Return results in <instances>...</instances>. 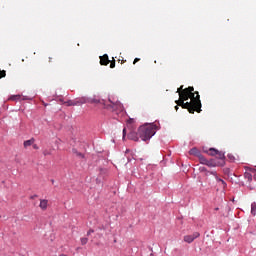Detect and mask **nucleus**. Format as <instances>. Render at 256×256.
Here are the masks:
<instances>
[{"label":"nucleus","mask_w":256,"mask_h":256,"mask_svg":"<svg viewBox=\"0 0 256 256\" xmlns=\"http://www.w3.org/2000/svg\"><path fill=\"white\" fill-rule=\"evenodd\" d=\"M245 177H247L248 181H251V179H252V176L249 173L245 174Z\"/></svg>","instance_id":"393cba45"},{"label":"nucleus","mask_w":256,"mask_h":256,"mask_svg":"<svg viewBox=\"0 0 256 256\" xmlns=\"http://www.w3.org/2000/svg\"><path fill=\"white\" fill-rule=\"evenodd\" d=\"M72 153H73L74 155H76V157H80L81 159H83V157H84L83 153L78 152L77 149H73V150H72Z\"/></svg>","instance_id":"f3484780"},{"label":"nucleus","mask_w":256,"mask_h":256,"mask_svg":"<svg viewBox=\"0 0 256 256\" xmlns=\"http://www.w3.org/2000/svg\"><path fill=\"white\" fill-rule=\"evenodd\" d=\"M127 136V128L123 129V137L122 139L125 140V137Z\"/></svg>","instance_id":"5701e85b"},{"label":"nucleus","mask_w":256,"mask_h":256,"mask_svg":"<svg viewBox=\"0 0 256 256\" xmlns=\"http://www.w3.org/2000/svg\"><path fill=\"white\" fill-rule=\"evenodd\" d=\"M33 145V149H39V146H37V144H32Z\"/></svg>","instance_id":"bb28decb"},{"label":"nucleus","mask_w":256,"mask_h":256,"mask_svg":"<svg viewBox=\"0 0 256 256\" xmlns=\"http://www.w3.org/2000/svg\"><path fill=\"white\" fill-rule=\"evenodd\" d=\"M218 152H219V150H217L215 148H210L209 149V155H211V157H216Z\"/></svg>","instance_id":"dca6fc26"},{"label":"nucleus","mask_w":256,"mask_h":256,"mask_svg":"<svg viewBox=\"0 0 256 256\" xmlns=\"http://www.w3.org/2000/svg\"><path fill=\"white\" fill-rule=\"evenodd\" d=\"M207 167H219V162L215 161V160H208L206 162Z\"/></svg>","instance_id":"1a4fd4ad"},{"label":"nucleus","mask_w":256,"mask_h":256,"mask_svg":"<svg viewBox=\"0 0 256 256\" xmlns=\"http://www.w3.org/2000/svg\"><path fill=\"white\" fill-rule=\"evenodd\" d=\"M216 159H218V164L220 165V167H223V165H225V153L218 151L216 154Z\"/></svg>","instance_id":"39448f33"},{"label":"nucleus","mask_w":256,"mask_h":256,"mask_svg":"<svg viewBox=\"0 0 256 256\" xmlns=\"http://www.w3.org/2000/svg\"><path fill=\"white\" fill-rule=\"evenodd\" d=\"M179 107H180L179 104H177V105L175 106V110H176V111H179Z\"/></svg>","instance_id":"cd10ccee"},{"label":"nucleus","mask_w":256,"mask_h":256,"mask_svg":"<svg viewBox=\"0 0 256 256\" xmlns=\"http://www.w3.org/2000/svg\"><path fill=\"white\" fill-rule=\"evenodd\" d=\"M126 153H129V150H126Z\"/></svg>","instance_id":"473e14b6"},{"label":"nucleus","mask_w":256,"mask_h":256,"mask_svg":"<svg viewBox=\"0 0 256 256\" xmlns=\"http://www.w3.org/2000/svg\"><path fill=\"white\" fill-rule=\"evenodd\" d=\"M110 69H115V60H112L110 63Z\"/></svg>","instance_id":"b1692460"},{"label":"nucleus","mask_w":256,"mask_h":256,"mask_svg":"<svg viewBox=\"0 0 256 256\" xmlns=\"http://www.w3.org/2000/svg\"><path fill=\"white\" fill-rule=\"evenodd\" d=\"M128 122H129V123H133V119H130Z\"/></svg>","instance_id":"7c9ffc66"},{"label":"nucleus","mask_w":256,"mask_h":256,"mask_svg":"<svg viewBox=\"0 0 256 256\" xmlns=\"http://www.w3.org/2000/svg\"><path fill=\"white\" fill-rule=\"evenodd\" d=\"M88 103H91V104H99V103H103L101 100L97 99V98H88Z\"/></svg>","instance_id":"2eb2a0df"},{"label":"nucleus","mask_w":256,"mask_h":256,"mask_svg":"<svg viewBox=\"0 0 256 256\" xmlns=\"http://www.w3.org/2000/svg\"><path fill=\"white\" fill-rule=\"evenodd\" d=\"M201 234L199 232H194L191 235L184 236L185 243H193L195 239L199 238Z\"/></svg>","instance_id":"7ed1b4c3"},{"label":"nucleus","mask_w":256,"mask_h":256,"mask_svg":"<svg viewBox=\"0 0 256 256\" xmlns=\"http://www.w3.org/2000/svg\"><path fill=\"white\" fill-rule=\"evenodd\" d=\"M10 99L11 101H19V99H21V95H14Z\"/></svg>","instance_id":"412c9836"},{"label":"nucleus","mask_w":256,"mask_h":256,"mask_svg":"<svg viewBox=\"0 0 256 256\" xmlns=\"http://www.w3.org/2000/svg\"><path fill=\"white\" fill-rule=\"evenodd\" d=\"M128 139H130L131 141H139V137L135 132H130L128 134Z\"/></svg>","instance_id":"9b49d317"},{"label":"nucleus","mask_w":256,"mask_h":256,"mask_svg":"<svg viewBox=\"0 0 256 256\" xmlns=\"http://www.w3.org/2000/svg\"><path fill=\"white\" fill-rule=\"evenodd\" d=\"M139 61H141V59L135 58V59H134V62H133V65H135L136 63H139Z\"/></svg>","instance_id":"a878e982"},{"label":"nucleus","mask_w":256,"mask_h":256,"mask_svg":"<svg viewBox=\"0 0 256 256\" xmlns=\"http://www.w3.org/2000/svg\"><path fill=\"white\" fill-rule=\"evenodd\" d=\"M51 153H52V150H51V149H47V148L43 149V155H44V157H47V155H51Z\"/></svg>","instance_id":"a211bd4d"},{"label":"nucleus","mask_w":256,"mask_h":256,"mask_svg":"<svg viewBox=\"0 0 256 256\" xmlns=\"http://www.w3.org/2000/svg\"><path fill=\"white\" fill-rule=\"evenodd\" d=\"M158 130L159 126H157V124H145L139 127L138 135L142 141H149V139H151V137H153Z\"/></svg>","instance_id":"f03ea898"},{"label":"nucleus","mask_w":256,"mask_h":256,"mask_svg":"<svg viewBox=\"0 0 256 256\" xmlns=\"http://www.w3.org/2000/svg\"><path fill=\"white\" fill-rule=\"evenodd\" d=\"M75 101H76V106L77 105H85V103H89V98L83 96L80 98H76Z\"/></svg>","instance_id":"423d86ee"},{"label":"nucleus","mask_w":256,"mask_h":256,"mask_svg":"<svg viewBox=\"0 0 256 256\" xmlns=\"http://www.w3.org/2000/svg\"><path fill=\"white\" fill-rule=\"evenodd\" d=\"M91 233H93V230H89V231L87 232V235H91Z\"/></svg>","instance_id":"c85d7f7f"},{"label":"nucleus","mask_w":256,"mask_h":256,"mask_svg":"<svg viewBox=\"0 0 256 256\" xmlns=\"http://www.w3.org/2000/svg\"><path fill=\"white\" fill-rule=\"evenodd\" d=\"M64 105H66L67 107H75L77 106L76 100H68L66 102H64Z\"/></svg>","instance_id":"ddd939ff"},{"label":"nucleus","mask_w":256,"mask_h":256,"mask_svg":"<svg viewBox=\"0 0 256 256\" xmlns=\"http://www.w3.org/2000/svg\"><path fill=\"white\" fill-rule=\"evenodd\" d=\"M251 213L253 215H256V203L255 202L251 204Z\"/></svg>","instance_id":"6ab92c4d"},{"label":"nucleus","mask_w":256,"mask_h":256,"mask_svg":"<svg viewBox=\"0 0 256 256\" xmlns=\"http://www.w3.org/2000/svg\"><path fill=\"white\" fill-rule=\"evenodd\" d=\"M7 77V72L5 70H0V79Z\"/></svg>","instance_id":"aec40b11"},{"label":"nucleus","mask_w":256,"mask_h":256,"mask_svg":"<svg viewBox=\"0 0 256 256\" xmlns=\"http://www.w3.org/2000/svg\"><path fill=\"white\" fill-rule=\"evenodd\" d=\"M81 245H87V243H89V239L88 238H81Z\"/></svg>","instance_id":"4be33fe9"},{"label":"nucleus","mask_w":256,"mask_h":256,"mask_svg":"<svg viewBox=\"0 0 256 256\" xmlns=\"http://www.w3.org/2000/svg\"><path fill=\"white\" fill-rule=\"evenodd\" d=\"M195 88L189 86L188 88H183V85L177 89L179 94V100H176V104L182 107V109H187L189 113L193 114L201 112V96L199 92H193Z\"/></svg>","instance_id":"f257e3e1"},{"label":"nucleus","mask_w":256,"mask_h":256,"mask_svg":"<svg viewBox=\"0 0 256 256\" xmlns=\"http://www.w3.org/2000/svg\"><path fill=\"white\" fill-rule=\"evenodd\" d=\"M202 171H205V168H202Z\"/></svg>","instance_id":"72a5a7b5"},{"label":"nucleus","mask_w":256,"mask_h":256,"mask_svg":"<svg viewBox=\"0 0 256 256\" xmlns=\"http://www.w3.org/2000/svg\"><path fill=\"white\" fill-rule=\"evenodd\" d=\"M47 205H49V201L47 199L40 200L39 207L42 209V211H46Z\"/></svg>","instance_id":"6e6552de"},{"label":"nucleus","mask_w":256,"mask_h":256,"mask_svg":"<svg viewBox=\"0 0 256 256\" xmlns=\"http://www.w3.org/2000/svg\"><path fill=\"white\" fill-rule=\"evenodd\" d=\"M108 63H111V61H109V56L107 54L100 57V65L107 66Z\"/></svg>","instance_id":"0eeeda50"},{"label":"nucleus","mask_w":256,"mask_h":256,"mask_svg":"<svg viewBox=\"0 0 256 256\" xmlns=\"http://www.w3.org/2000/svg\"><path fill=\"white\" fill-rule=\"evenodd\" d=\"M189 154L194 155V157H199L201 155V151H199V149H197V148H192L189 151Z\"/></svg>","instance_id":"9d476101"},{"label":"nucleus","mask_w":256,"mask_h":256,"mask_svg":"<svg viewBox=\"0 0 256 256\" xmlns=\"http://www.w3.org/2000/svg\"><path fill=\"white\" fill-rule=\"evenodd\" d=\"M198 159H199V161H200V163H201V165H207V158H205V156H203V155H199L198 156Z\"/></svg>","instance_id":"4468645a"},{"label":"nucleus","mask_w":256,"mask_h":256,"mask_svg":"<svg viewBox=\"0 0 256 256\" xmlns=\"http://www.w3.org/2000/svg\"><path fill=\"white\" fill-rule=\"evenodd\" d=\"M206 175H214L217 183H220V187H222V189H225L227 187V183L224 182L223 179L219 178V176H217V172H207Z\"/></svg>","instance_id":"20e7f679"},{"label":"nucleus","mask_w":256,"mask_h":256,"mask_svg":"<svg viewBox=\"0 0 256 256\" xmlns=\"http://www.w3.org/2000/svg\"><path fill=\"white\" fill-rule=\"evenodd\" d=\"M35 143V138H31L30 140L24 141V147L27 149V147H31Z\"/></svg>","instance_id":"f8f14e48"},{"label":"nucleus","mask_w":256,"mask_h":256,"mask_svg":"<svg viewBox=\"0 0 256 256\" xmlns=\"http://www.w3.org/2000/svg\"><path fill=\"white\" fill-rule=\"evenodd\" d=\"M53 61L52 57H49V63H51Z\"/></svg>","instance_id":"c756f323"},{"label":"nucleus","mask_w":256,"mask_h":256,"mask_svg":"<svg viewBox=\"0 0 256 256\" xmlns=\"http://www.w3.org/2000/svg\"><path fill=\"white\" fill-rule=\"evenodd\" d=\"M59 256H67V255H65V254H61V255H59Z\"/></svg>","instance_id":"2f4dec72"}]
</instances>
